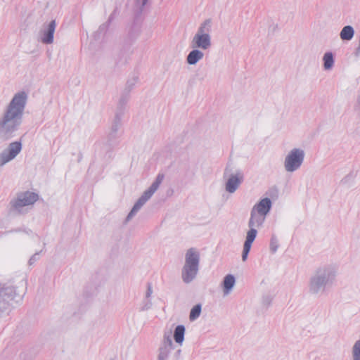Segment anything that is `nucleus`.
I'll list each match as a JSON object with an SVG mask.
<instances>
[{
  "label": "nucleus",
  "instance_id": "0eeeda50",
  "mask_svg": "<svg viewBox=\"0 0 360 360\" xmlns=\"http://www.w3.org/2000/svg\"><path fill=\"white\" fill-rule=\"evenodd\" d=\"M38 198L39 195L37 193L25 191L18 193L16 198L11 201V205L13 209L20 213L23 207L32 205Z\"/></svg>",
  "mask_w": 360,
  "mask_h": 360
},
{
  "label": "nucleus",
  "instance_id": "bb28decb",
  "mask_svg": "<svg viewBox=\"0 0 360 360\" xmlns=\"http://www.w3.org/2000/svg\"><path fill=\"white\" fill-rule=\"evenodd\" d=\"M128 98H129L128 96H122L120 98L119 103H118V108L120 110H122L124 108L125 105L127 104V103L128 101Z\"/></svg>",
  "mask_w": 360,
  "mask_h": 360
},
{
  "label": "nucleus",
  "instance_id": "f8f14e48",
  "mask_svg": "<svg viewBox=\"0 0 360 360\" xmlns=\"http://www.w3.org/2000/svg\"><path fill=\"white\" fill-rule=\"evenodd\" d=\"M243 180V174L237 172L236 174H231L226 183V191L230 193H234Z\"/></svg>",
  "mask_w": 360,
  "mask_h": 360
},
{
  "label": "nucleus",
  "instance_id": "f257e3e1",
  "mask_svg": "<svg viewBox=\"0 0 360 360\" xmlns=\"http://www.w3.org/2000/svg\"><path fill=\"white\" fill-rule=\"evenodd\" d=\"M27 101V93L19 91L5 107L0 115V141H7L15 136L22 124Z\"/></svg>",
  "mask_w": 360,
  "mask_h": 360
},
{
  "label": "nucleus",
  "instance_id": "4468645a",
  "mask_svg": "<svg viewBox=\"0 0 360 360\" xmlns=\"http://www.w3.org/2000/svg\"><path fill=\"white\" fill-rule=\"evenodd\" d=\"M266 217L252 210L250 217L248 221L249 228L258 229L262 226Z\"/></svg>",
  "mask_w": 360,
  "mask_h": 360
},
{
  "label": "nucleus",
  "instance_id": "393cba45",
  "mask_svg": "<svg viewBox=\"0 0 360 360\" xmlns=\"http://www.w3.org/2000/svg\"><path fill=\"white\" fill-rule=\"evenodd\" d=\"M153 303L150 299L145 298L140 307V311H144L150 309L152 307Z\"/></svg>",
  "mask_w": 360,
  "mask_h": 360
},
{
  "label": "nucleus",
  "instance_id": "a878e982",
  "mask_svg": "<svg viewBox=\"0 0 360 360\" xmlns=\"http://www.w3.org/2000/svg\"><path fill=\"white\" fill-rule=\"evenodd\" d=\"M278 248V241L275 236H272L270 241V250L272 253L277 251Z\"/></svg>",
  "mask_w": 360,
  "mask_h": 360
},
{
  "label": "nucleus",
  "instance_id": "f03ea898",
  "mask_svg": "<svg viewBox=\"0 0 360 360\" xmlns=\"http://www.w3.org/2000/svg\"><path fill=\"white\" fill-rule=\"evenodd\" d=\"M335 278V271L330 266L318 268L309 281V292L313 295H322L328 285L333 283Z\"/></svg>",
  "mask_w": 360,
  "mask_h": 360
},
{
  "label": "nucleus",
  "instance_id": "6ab92c4d",
  "mask_svg": "<svg viewBox=\"0 0 360 360\" xmlns=\"http://www.w3.org/2000/svg\"><path fill=\"white\" fill-rule=\"evenodd\" d=\"M323 68L325 70H330L334 65V56L332 52H326L323 57Z\"/></svg>",
  "mask_w": 360,
  "mask_h": 360
},
{
  "label": "nucleus",
  "instance_id": "72a5a7b5",
  "mask_svg": "<svg viewBox=\"0 0 360 360\" xmlns=\"http://www.w3.org/2000/svg\"><path fill=\"white\" fill-rule=\"evenodd\" d=\"M107 27H108V25L103 24L100 26V30H104V29L107 28Z\"/></svg>",
  "mask_w": 360,
  "mask_h": 360
},
{
  "label": "nucleus",
  "instance_id": "4be33fe9",
  "mask_svg": "<svg viewBox=\"0 0 360 360\" xmlns=\"http://www.w3.org/2000/svg\"><path fill=\"white\" fill-rule=\"evenodd\" d=\"M201 313V304H198L195 305L191 310L189 319L191 321H195L197 319Z\"/></svg>",
  "mask_w": 360,
  "mask_h": 360
},
{
  "label": "nucleus",
  "instance_id": "423d86ee",
  "mask_svg": "<svg viewBox=\"0 0 360 360\" xmlns=\"http://www.w3.org/2000/svg\"><path fill=\"white\" fill-rule=\"evenodd\" d=\"M304 151L301 148H293L285 156L284 168L288 172H294L302 166L304 159Z\"/></svg>",
  "mask_w": 360,
  "mask_h": 360
},
{
  "label": "nucleus",
  "instance_id": "2f4dec72",
  "mask_svg": "<svg viewBox=\"0 0 360 360\" xmlns=\"http://www.w3.org/2000/svg\"><path fill=\"white\" fill-rule=\"evenodd\" d=\"M355 110L360 114V94L357 97L356 105H355Z\"/></svg>",
  "mask_w": 360,
  "mask_h": 360
},
{
  "label": "nucleus",
  "instance_id": "6e6552de",
  "mask_svg": "<svg viewBox=\"0 0 360 360\" xmlns=\"http://www.w3.org/2000/svg\"><path fill=\"white\" fill-rule=\"evenodd\" d=\"M22 145L20 141H13L0 153V167L13 160L22 150Z\"/></svg>",
  "mask_w": 360,
  "mask_h": 360
},
{
  "label": "nucleus",
  "instance_id": "a211bd4d",
  "mask_svg": "<svg viewBox=\"0 0 360 360\" xmlns=\"http://www.w3.org/2000/svg\"><path fill=\"white\" fill-rule=\"evenodd\" d=\"M185 327L183 325H179L176 327L174 332V338L176 343L181 345L184 340Z\"/></svg>",
  "mask_w": 360,
  "mask_h": 360
},
{
  "label": "nucleus",
  "instance_id": "7c9ffc66",
  "mask_svg": "<svg viewBox=\"0 0 360 360\" xmlns=\"http://www.w3.org/2000/svg\"><path fill=\"white\" fill-rule=\"evenodd\" d=\"M38 255H39V252H37L30 257V259H29V262H28L29 265H30V266L32 265L38 259V257H37Z\"/></svg>",
  "mask_w": 360,
  "mask_h": 360
},
{
  "label": "nucleus",
  "instance_id": "aec40b11",
  "mask_svg": "<svg viewBox=\"0 0 360 360\" xmlns=\"http://www.w3.org/2000/svg\"><path fill=\"white\" fill-rule=\"evenodd\" d=\"M257 231L256 229L250 228V230L247 232V236L244 245L251 247L252 243H253L257 236Z\"/></svg>",
  "mask_w": 360,
  "mask_h": 360
},
{
  "label": "nucleus",
  "instance_id": "ddd939ff",
  "mask_svg": "<svg viewBox=\"0 0 360 360\" xmlns=\"http://www.w3.org/2000/svg\"><path fill=\"white\" fill-rule=\"evenodd\" d=\"M271 205V200L269 198H265L255 205L252 210L266 217L269 212Z\"/></svg>",
  "mask_w": 360,
  "mask_h": 360
},
{
  "label": "nucleus",
  "instance_id": "dca6fc26",
  "mask_svg": "<svg viewBox=\"0 0 360 360\" xmlns=\"http://www.w3.org/2000/svg\"><path fill=\"white\" fill-rule=\"evenodd\" d=\"M236 283L235 277L231 274L226 275L222 282L223 292L224 295L230 293Z\"/></svg>",
  "mask_w": 360,
  "mask_h": 360
},
{
  "label": "nucleus",
  "instance_id": "39448f33",
  "mask_svg": "<svg viewBox=\"0 0 360 360\" xmlns=\"http://www.w3.org/2000/svg\"><path fill=\"white\" fill-rule=\"evenodd\" d=\"M165 178L163 174H158L155 180L153 182L151 186L143 192L142 195L138 199L132 209L128 214L126 218V222L130 221L140 210L142 206L152 197L155 192L158 189L160 185L162 184Z\"/></svg>",
  "mask_w": 360,
  "mask_h": 360
},
{
  "label": "nucleus",
  "instance_id": "2eb2a0df",
  "mask_svg": "<svg viewBox=\"0 0 360 360\" xmlns=\"http://www.w3.org/2000/svg\"><path fill=\"white\" fill-rule=\"evenodd\" d=\"M204 57V53L198 49H193L189 52L186 57V63L188 65H195L198 61L202 60Z\"/></svg>",
  "mask_w": 360,
  "mask_h": 360
},
{
  "label": "nucleus",
  "instance_id": "473e14b6",
  "mask_svg": "<svg viewBox=\"0 0 360 360\" xmlns=\"http://www.w3.org/2000/svg\"><path fill=\"white\" fill-rule=\"evenodd\" d=\"M181 350L180 349H177L174 354V360H179L180 357Z\"/></svg>",
  "mask_w": 360,
  "mask_h": 360
},
{
  "label": "nucleus",
  "instance_id": "f3484780",
  "mask_svg": "<svg viewBox=\"0 0 360 360\" xmlns=\"http://www.w3.org/2000/svg\"><path fill=\"white\" fill-rule=\"evenodd\" d=\"M354 36V30L351 25L345 26L340 32V37L342 41H350Z\"/></svg>",
  "mask_w": 360,
  "mask_h": 360
},
{
  "label": "nucleus",
  "instance_id": "1a4fd4ad",
  "mask_svg": "<svg viewBox=\"0 0 360 360\" xmlns=\"http://www.w3.org/2000/svg\"><path fill=\"white\" fill-rule=\"evenodd\" d=\"M56 27L55 20H52L49 23H44L39 32L38 40L44 44H51L53 42Z\"/></svg>",
  "mask_w": 360,
  "mask_h": 360
},
{
  "label": "nucleus",
  "instance_id": "412c9836",
  "mask_svg": "<svg viewBox=\"0 0 360 360\" xmlns=\"http://www.w3.org/2000/svg\"><path fill=\"white\" fill-rule=\"evenodd\" d=\"M121 125V117L119 115H116L114 122L112 123L111 127V131L109 134L110 137L115 138L116 136V134Z\"/></svg>",
  "mask_w": 360,
  "mask_h": 360
},
{
  "label": "nucleus",
  "instance_id": "9d476101",
  "mask_svg": "<svg viewBox=\"0 0 360 360\" xmlns=\"http://www.w3.org/2000/svg\"><path fill=\"white\" fill-rule=\"evenodd\" d=\"M173 347L174 344L172 339V332H165L163 335L162 343L158 349L157 360H167Z\"/></svg>",
  "mask_w": 360,
  "mask_h": 360
},
{
  "label": "nucleus",
  "instance_id": "c85d7f7f",
  "mask_svg": "<svg viewBox=\"0 0 360 360\" xmlns=\"http://www.w3.org/2000/svg\"><path fill=\"white\" fill-rule=\"evenodd\" d=\"M271 301H272V297L269 295H264L262 297V303L264 305H265L266 307L270 305Z\"/></svg>",
  "mask_w": 360,
  "mask_h": 360
},
{
  "label": "nucleus",
  "instance_id": "20e7f679",
  "mask_svg": "<svg viewBox=\"0 0 360 360\" xmlns=\"http://www.w3.org/2000/svg\"><path fill=\"white\" fill-rule=\"evenodd\" d=\"M212 20L208 18L200 23L195 35L193 36L191 46L193 49L207 50L212 46L211 35Z\"/></svg>",
  "mask_w": 360,
  "mask_h": 360
},
{
  "label": "nucleus",
  "instance_id": "c756f323",
  "mask_svg": "<svg viewBox=\"0 0 360 360\" xmlns=\"http://www.w3.org/2000/svg\"><path fill=\"white\" fill-rule=\"evenodd\" d=\"M152 293H153L152 285H151V283H148V285H147V290H146V292L145 298L150 299V297H151Z\"/></svg>",
  "mask_w": 360,
  "mask_h": 360
},
{
  "label": "nucleus",
  "instance_id": "cd10ccee",
  "mask_svg": "<svg viewBox=\"0 0 360 360\" xmlns=\"http://www.w3.org/2000/svg\"><path fill=\"white\" fill-rule=\"evenodd\" d=\"M251 247L243 245V250L242 253V260L245 261L248 258V253L250 250Z\"/></svg>",
  "mask_w": 360,
  "mask_h": 360
},
{
  "label": "nucleus",
  "instance_id": "5701e85b",
  "mask_svg": "<svg viewBox=\"0 0 360 360\" xmlns=\"http://www.w3.org/2000/svg\"><path fill=\"white\" fill-rule=\"evenodd\" d=\"M353 360H360V340L356 341L352 349Z\"/></svg>",
  "mask_w": 360,
  "mask_h": 360
},
{
  "label": "nucleus",
  "instance_id": "b1692460",
  "mask_svg": "<svg viewBox=\"0 0 360 360\" xmlns=\"http://www.w3.org/2000/svg\"><path fill=\"white\" fill-rule=\"evenodd\" d=\"M148 1V0H135L136 12L137 14H141L143 12Z\"/></svg>",
  "mask_w": 360,
  "mask_h": 360
},
{
  "label": "nucleus",
  "instance_id": "9b49d317",
  "mask_svg": "<svg viewBox=\"0 0 360 360\" xmlns=\"http://www.w3.org/2000/svg\"><path fill=\"white\" fill-rule=\"evenodd\" d=\"M19 293L13 286H6L0 283V310L6 309L9 301L14 300Z\"/></svg>",
  "mask_w": 360,
  "mask_h": 360
},
{
  "label": "nucleus",
  "instance_id": "7ed1b4c3",
  "mask_svg": "<svg viewBox=\"0 0 360 360\" xmlns=\"http://www.w3.org/2000/svg\"><path fill=\"white\" fill-rule=\"evenodd\" d=\"M200 253L195 248L188 249L185 255V264L181 270L184 283H191L197 276L199 269Z\"/></svg>",
  "mask_w": 360,
  "mask_h": 360
}]
</instances>
